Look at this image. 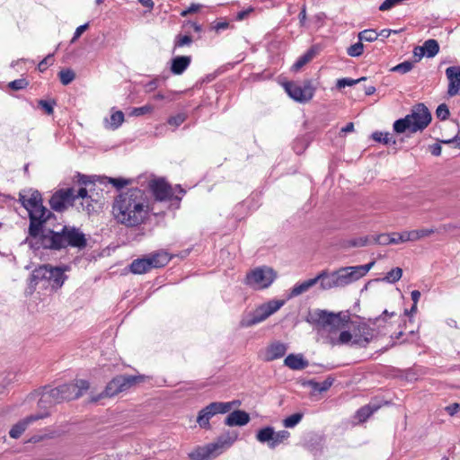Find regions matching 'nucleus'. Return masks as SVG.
<instances>
[{
    "instance_id": "nucleus-48",
    "label": "nucleus",
    "mask_w": 460,
    "mask_h": 460,
    "mask_svg": "<svg viewBox=\"0 0 460 460\" xmlns=\"http://www.w3.org/2000/svg\"><path fill=\"white\" fill-rule=\"evenodd\" d=\"M411 241H417L421 238L429 236L430 234L435 233V230L432 228L429 229H417L411 230Z\"/></svg>"
},
{
    "instance_id": "nucleus-34",
    "label": "nucleus",
    "mask_w": 460,
    "mask_h": 460,
    "mask_svg": "<svg viewBox=\"0 0 460 460\" xmlns=\"http://www.w3.org/2000/svg\"><path fill=\"white\" fill-rule=\"evenodd\" d=\"M97 180L103 184L111 183L117 189H121L130 183L129 180H126L123 178L98 177Z\"/></svg>"
},
{
    "instance_id": "nucleus-49",
    "label": "nucleus",
    "mask_w": 460,
    "mask_h": 460,
    "mask_svg": "<svg viewBox=\"0 0 460 460\" xmlns=\"http://www.w3.org/2000/svg\"><path fill=\"white\" fill-rule=\"evenodd\" d=\"M154 111V107L150 104L144 105L142 107H136L129 112L130 116L139 117L147 113H151Z\"/></svg>"
},
{
    "instance_id": "nucleus-52",
    "label": "nucleus",
    "mask_w": 460,
    "mask_h": 460,
    "mask_svg": "<svg viewBox=\"0 0 460 460\" xmlns=\"http://www.w3.org/2000/svg\"><path fill=\"white\" fill-rule=\"evenodd\" d=\"M29 85V82L25 78L13 80L8 84V87L13 91L25 89Z\"/></svg>"
},
{
    "instance_id": "nucleus-60",
    "label": "nucleus",
    "mask_w": 460,
    "mask_h": 460,
    "mask_svg": "<svg viewBox=\"0 0 460 460\" xmlns=\"http://www.w3.org/2000/svg\"><path fill=\"white\" fill-rule=\"evenodd\" d=\"M88 27H89L88 23H84V24L77 27L71 41L75 42L78 38H80V36L88 29Z\"/></svg>"
},
{
    "instance_id": "nucleus-44",
    "label": "nucleus",
    "mask_w": 460,
    "mask_h": 460,
    "mask_svg": "<svg viewBox=\"0 0 460 460\" xmlns=\"http://www.w3.org/2000/svg\"><path fill=\"white\" fill-rule=\"evenodd\" d=\"M363 51H364V45H363L362 41H360L359 40L357 43L352 44L351 46H349L347 49V54L349 57H353V58L361 56Z\"/></svg>"
},
{
    "instance_id": "nucleus-2",
    "label": "nucleus",
    "mask_w": 460,
    "mask_h": 460,
    "mask_svg": "<svg viewBox=\"0 0 460 460\" xmlns=\"http://www.w3.org/2000/svg\"><path fill=\"white\" fill-rule=\"evenodd\" d=\"M112 213L115 219L126 226L141 225L148 214L146 192L138 188H131L120 193L114 200Z\"/></svg>"
},
{
    "instance_id": "nucleus-13",
    "label": "nucleus",
    "mask_w": 460,
    "mask_h": 460,
    "mask_svg": "<svg viewBox=\"0 0 460 460\" xmlns=\"http://www.w3.org/2000/svg\"><path fill=\"white\" fill-rule=\"evenodd\" d=\"M410 120L413 125L412 132L422 131L431 121V113L424 103H418L411 109Z\"/></svg>"
},
{
    "instance_id": "nucleus-46",
    "label": "nucleus",
    "mask_w": 460,
    "mask_h": 460,
    "mask_svg": "<svg viewBox=\"0 0 460 460\" xmlns=\"http://www.w3.org/2000/svg\"><path fill=\"white\" fill-rule=\"evenodd\" d=\"M366 77H360L358 79H351V78H341L337 80L336 86L338 89L344 88L345 86H352L357 84L362 81H365Z\"/></svg>"
},
{
    "instance_id": "nucleus-22",
    "label": "nucleus",
    "mask_w": 460,
    "mask_h": 460,
    "mask_svg": "<svg viewBox=\"0 0 460 460\" xmlns=\"http://www.w3.org/2000/svg\"><path fill=\"white\" fill-rule=\"evenodd\" d=\"M152 269L162 268L169 263L171 256L164 251H158L146 256Z\"/></svg>"
},
{
    "instance_id": "nucleus-36",
    "label": "nucleus",
    "mask_w": 460,
    "mask_h": 460,
    "mask_svg": "<svg viewBox=\"0 0 460 460\" xmlns=\"http://www.w3.org/2000/svg\"><path fill=\"white\" fill-rule=\"evenodd\" d=\"M372 243L371 236H362L358 238H353L346 243L347 247H363Z\"/></svg>"
},
{
    "instance_id": "nucleus-38",
    "label": "nucleus",
    "mask_w": 460,
    "mask_h": 460,
    "mask_svg": "<svg viewBox=\"0 0 460 460\" xmlns=\"http://www.w3.org/2000/svg\"><path fill=\"white\" fill-rule=\"evenodd\" d=\"M58 76H59L60 82L64 85H67L74 81V79L75 77V74L72 69L66 68V69H62L58 73Z\"/></svg>"
},
{
    "instance_id": "nucleus-19",
    "label": "nucleus",
    "mask_w": 460,
    "mask_h": 460,
    "mask_svg": "<svg viewBox=\"0 0 460 460\" xmlns=\"http://www.w3.org/2000/svg\"><path fill=\"white\" fill-rule=\"evenodd\" d=\"M323 276L321 272L314 279H310L305 280L301 283L296 284L290 291L289 297L297 296L306 291H308L312 287H314L317 282L320 284L323 282Z\"/></svg>"
},
{
    "instance_id": "nucleus-14",
    "label": "nucleus",
    "mask_w": 460,
    "mask_h": 460,
    "mask_svg": "<svg viewBox=\"0 0 460 460\" xmlns=\"http://www.w3.org/2000/svg\"><path fill=\"white\" fill-rule=\"evenodd\" d=\"M379 333V331L366 323H360L358 325L353 324V336L352 344L358 345L361 348H366L373 339Z\"/></svg>"
},
{
    "instance_id": "nucleus-31",
    "label": "nucleus",
    "mask_w": 460,
    "mask_h": 460,
    "mask_svg": "<svg viewBox=\"0 0 460 460\" xmlns=\"http://www.w3.org/2000/svg\"><path fill=\"white\" fill-rule=\"evenodd\" d=\"M412 128H413V125H412L411 121L410 120L409 115H406L404 118L395 120L394 123V130L396 133H403L407 129L411 133H413Z\"/></svg>"
},
{
    "instance_id": "nucleus-10",
    "label": "nucleus",
    "mask_w": 460,
    "mask_h": 460,
    "mask_svg": "<svg viewBox=\"0 0 460 460\" xmlns=\"http://www.w3.org/2000/svg\"><path fill=\"white\" fill-rule=\"evenodd\" d=\"M143 379L142 376L119 375L107 384L103 394L107 397H113L128 390Z\"/></svg>"
},
{
    "instance_id": "nucleus-42",
    "label": "nucleus",
    "mask_w": 460,
    "mask_h": 460,
    "mask_svg": "<svg viewBox=\"0 0 460 460\" xmlns=\"http://www.w3.org/2000/svg\"><path fill=\"white\" fill-rule=\"evenodd\" d=\"M313 51L309 50L303 56H301L293 65L292 68L294 71H298L301 69L306 63H308L313 58Z\"/></svg>"
},
{
    "instance_id": "nucleus-7",
    "label": "nucleus",
    "mask_w": 460,
    "mask_h": 460,
    "mask_svg": "<svg viewBox=\"0 0 460 460\" xmlns=\"http://www.w3.org/2000/svg\"><path fill=\"white\" fill-rule=\"evenodd\" d=\"M283 86L288 96L300 103H305L312 100L315 92L311 80L289 81L286 82Z\"/></svg>"
},
{
    "instance_id": "nucleus-55",
    "label": "nucleus",
    "mask_w": 460,
    "mask_h": 460,
    "mask_svg": "<svg viewBox=\"0 0 460 460\" xmlns=\"http://www.w3.org/2000/svg\"><path fill=\"white\" fill-rule=\"evenodd\" d=\"M76 178H77V182L80 185H84L85 187L89 186V185H93V186L95 185V182L93 180L94 177L87 176V175L78 172L76 175Z\"/></svg>"
},
{
    "instance_id": "nucleus-20",
    "label": "nucleus",
    "mask_w": 460,
    "mask_h": 460,
    "mask_svg": "<svg viewBox=\"0 0 460 460\" xmlns=\"http://www.w3.org/2000/svg\"><path fill=\"white\" fill-rule=\"evenodd\" d=\"M250 421V415L242 410H235L228 414L225 420V424L233 426H244Z\"/></svg>"
},
{
    "instance_id": "nucleus-35",
    "label": "nucleus",
    "mask_w": 460,
    "mask_h": 460,
    "mask_svg": "<svg viewBox=\"0 0 460 460\" xmlns=\"http://www.w3.org/2000/svg\"><path fill=\"white\" fill-rule=\"evenodd\" d=\"M402 270L399 267H396L388 271L386 275L382 279V281L387 283H395L402 278Z\"/></svg>"
},
{
    "instance_id": "nucleus-28",
    "label": "nucleus",
    "mask_w": 460,
    "mask_h": 460,
    "mask_svg": "<svg viewBox=\"0 0 460 460\" xmlns=\"http://www.w3.org/2000/svg\"><path fill=\"white\" fill-rule=\"evenodd\" d=\"M237 438V434L235 432H227L226 434H224L220 436L217 442L214 444H220L218 446V452L219 455L228 447H230Z\"/></svg>"
},
{
    "instance_id": "nucleus-63",
    "label": "nucleus",
    "mask_w": 460,
    "mask_h": 460,
    "mask_svg": "<svg viewBox=\"0 0 460 460\" xmlns=\"http://www.w3.org/2000/svg\"><path fill=\"white\" fill-rule=\"evenodd\" d=\"M229 27L228 22H218L213 25V30H215L217 32H219L223 30H226Z\"/></svg>"
},
{
    "instance_id": "nucleus-6",
    "label": "nucleus",
    "mask_w": 460,
    "mask_h": 460,
    "mask_svg": "<svg viewBox=\"0 0 460 460\" xmlns=\"http://www.w3.org/2000/svg\"><path fill=\"white\" fill-rule=\"evenodd\" d=\"M306 321L313 325L333 332L345 328L349 321V316L342 313L334 314L316 309L309 314Z\"/></svg>"
},
{
    "instance_id": "nucleus-23",
    "label": "nucleus",
    "mask_w": 460,
    "mask_h": 460,
    "mask_svg": "<svg viewBox=\"0 0 460 460\" xmlns=\"http://www.w3.org/2000/svg\"><path fill=\"white\" fill-rule=\"evenodd\" d=\"M190 56H177L172 59L171 71L173 75H181L190 65Z\"/></svg>"
},
{
    "instance_id": "nucleus-54",
    "label": "nucleus",
    "mask_w": 460,
    "mask_h": 460,
    "mask_svg": "<svg viewBox=\"0 0 460 460\" xmlns=\"http://www.w3.org/2000/svg\"><path fill=\"white\" fill-rule=\"evenodd\" d=\"M187 119V116L186 114L184 113H178L177 115L175 116H172L168 119V124L169 125H172V126H174V127H178L180 126L181 124H182Z\"/></svg>"
},
{
    "instance_id": "nucleus-56",
    "label": "nucleus",
    "mask_w": 460,
    "mask_h": 460,
    "mask_svg": "<svg viewBox=\"0 0 460 460\" xmlns=\"http://www.w3.org/2000/svg\"><path fill=\"white\" fill-rule=\"evenodd\" d=\"M53 62H54V58H53V54H49L45 58H43L38 65V69L40 71V72H44L45 70H47V68L53 65Z\"/></svg>"
},
{
    "instance_id": "nucleus-27",
    "label": "nucleus",
    "mask_w": 460,
    "mask_h": 460,
    "mask_svg": "<svg viewBox=\"0 0 460 460\" xmlns=\"http://www.w3.org/2000/svg\"><path fill=\"white\" fill-rule=\"evenodd\" d=\"M274 435V429L268 426L258 430L256 439L261 443H268V446L270 448V444L273 441Z\"/></svg>"
},
{
    "instance_id": "nucleus-53",
    "label": "nucleus",
    "mask_w": 460,
    "mask_h": 460,
    "mask_svg": "<svg viewBox=\"0 0 460 460\" xmlns=\"http://www.w3.org/2000/svg\"><path fill=\"white\" fill-rule=\"evenodd\" d=\"M450 115L449 109L447 104L442 103L436 110V116L441 120L447 119Z\"/></svg>"
},
{
    "instance_id": "nucleus-64",
    "label": "nucleus",
    "mask_w": 460,
    "mask_h": 460,
    "mask_svg": "<svg viewBox=\"0 0 460 460\" xmlns=\"http://www.w3.org/2000/svg\"><path fill=\"white\" fill-rule=\"evenodd\" d=\"M441 150H442L441 146H440V144H438V143H435V144H433V145H431V146H429V151H430V153H431L433 155H435V156H438V155H440V154H441Z\"/></svg>"
},
{
    "instance_id": "nucleus-9",
    "label": "nucleus",
    "mask_w": 460,
    "mask_h": 460,
    "mask_svg": "<svg viewBox=\"0 0 460 460\" xmlns=\"http://www.w3.org/2000/svg\"><path fill=\"white\" fill-rule=\"evenodd\" d=\"M236 403L235 401L233 402H214L207 405L205 408L201 409L199 411L197 417V422L201 429H209L210 423L209 420L218 414V413H226L228 412L233 406Z\"/></svg>"
},
{
    "instance_id": "nucleus-59",
    "label": "nucleus",
    "mask_w": 460,
    "mask_h": 460,
    "mask_svg": "<svg viewBox=\"0 0 460 460\" xmlns=\"http://www.w3.org/2000/svg\"><path fill=\"white\" fill-rule=\"evenodd\" d=\"M445 411L450 416H455L458 411H460V403L454 402L445 407Z\"/></svg>"
},
{
    "instance_id": "nucleus-5",
    "label": "nucleus",
    "mask_w": 460,
    "mask_h": 460,
    "mask_svg": "<svg viewBox=\"0 0 460 460\" xmlns=\"http://www.w3.org/2000/svg\"><path fill=\"white\" fill-rule=\"evenodd\" d=\"M64 270L59 267L50 264H43L35 268L30 276V288L35 289L36 286L42 283L43 286H50L53 289H58L66 279Z\"/></svg>"
},
{
    "instance_id": "nucleus-43",
    "label": "nucleus",
    "mask_w": 460,
    "mask_h": 460,
    "mask_svg": "<svg viewBox=\"0 0 460 460\" xmlns=\"http://www.w3.org/2000/svg\"><path fill=\"white\" fill-rule=\"evenodd\" d=\"M372 243H376L379 245H388L391 244L394 240H391V234H380L376 235H371Z\"/></svg>"
},
{
    "instance_id": "nucleus-61",
    "label": "nucleus",
    "mask_w": 460,
    "mask_h": 460,
    "mask_svg": "<svg viewBox=\"0 0 460 460\" xmlns=\"http://www.w3.org/2000/svg\"><path fill=\"white\" fill-rule=\"evenodd\" d=\"M394 236H398V240H401V243L411 241V232L405 231L402 233H394Z\"/></svg>"
},
{
    "instance_id": "nucleus-8",
    "label": "nucleus",
    "mask_w": 460,
    "mask_h": 460,
    "mask_svg": "<svg viewBox=\"0 0 460 460\" xmlns=\"http://www.w3.org/2000/svg\"><path fill=\"white\" fill-rule=\"evenodd\" d=\"M277 278L276 271L267 266L258 267L246 275V284L256 289L269 288Z\"/></svg>"
},
{
    "instance_id": "nucleus-26",
    "label": "nucleus",
    "mask_w": 460,
    "mask_h": 460,
    "mask_svg": "<svg viewBox=\"0 0 460 460\" xmlns=\"http://www.w3.org/2000/svg\"><path fill=\"white\" fill-rule=\"evenodd\" d=\"M75 201L78 198H82L84 201L81 203L83 209L87 211L88 214H91L92 211L94 210V207L89 201H93V196L88 195V190L86 188H80L76 194L74 193Z\"/></svg>"
},
{
    "instance_id": "nucleus-30",
    "label": "nucleus",
    "mask_w": 460,
    "mask_h": 460,
    "mask_svg": "<svg viewBox=\"0 0 460 460\" xmlns=\"http://www.w3.org/2000/svg\"><path fill=\"white\" fill-rule=\"evenodd\" d=\"M334 382V378L332 376H328L324 381L323 382H317L314 380L308 381V385L316 392L323 393L326 392L330 389V387L332 385Z\"/></svg>"
},
{
    "instance_id": "nucleus-57",
    "label": "nucleus",
    "mask_w": 460,
    "mask_h": 460,
    "mask_svg": "<svg viewBox=\"0 0 460 460\" xmlns=\"http://www.w3.org/2000/svg\"><path fill=\"white\" fill-rule=\"evenodd\" d=\"M354 339V336H353V332H350L349 331H342L341 333H340V336H339V343L340 344H346L349 341H352Z\"/></svg>"
},
{
    "instance_id": "nucleus-17",
    "label": "nucleus",
    "mask_w": 460,
    "mask_h": 460,
    "mask_svg": "<svg viewBox=\"0 0 460 460\" xmlns=\"http://www.w3.org/2000/svg\"><path fill=\"white\" fill-rule=\"evenodd\" d=\"M218 446L220 444L210 443L205 447H199L189 454L191 460H209L219 455Z\"/></svg>"
},
{
    "instance_id": "nucleus-25",
    "label": "nucleus",
    "mask_w": 460,
    "mask_h": 460,
    "mask_svg": "<svg viewBox=\"0 0 460 460\" xmlns=\"http://www.w3.org/2000/svg\"><path fill=\"white\" fill-rule=\"evenodd\" d=\"M150 270H152V267L146 257L137 258L129 265V270L134 274H144Z\"/></svg>"
},
{
    "instance_id": "nucleus-21",
    "label": "nucleus",
    "mask_w": 460,
    "mask_h": 460,
    "mask_svg": "<svg viewBox=\"0 0 460 460\" xmlns=\"http://www.w3.org/2000/svg\"><path fill=\"white\" fill-rule=\"evenodd\" d=\"M284 364L292 370H302L309 366L308 360L302 354H289L286 357Z\"/></svg>"
},
{
    "instance_id": "nucleus-58",
    "label": "nucleus",
    "mask_w": 460,
    "mask_h": 460,
    "mask_svg": "<svg viewBox=\"0 0 460 460\" xmlns=\"http://www.w3.org/2000/svg\"><path fill=\"white\" fill-rule=\"evenodd\" d=\"M394 315V313H389L387 310H385L381 315H379L378 317H376V318H369L368 319V322L372 324V325H376L377 323H379L380 321H385V317L386 316H389V317H392Z\"/></svg>"
},
{
    "instance_id": "nucleus-40",
    "label": "nucleus",
    "mask_w": 460,
    "mask_h": 460,
    "mask_svg": "<svg viewBox=\"0 0 460 460\" xmlns=\"http://www.w3.org/2000/svg\"><path fill=\"white\" fill-rule=\"evenodd\" d=\"M290 437V433L288 430H279L275 432L273 441L270 444V448L273 449L278 447L280 443L288 440Z\"/></svg>"
},
{
    "instance_id": "nucleus-12",
    "label": "nucleus",
    "mask_w": 460,
    "mask_h": 460,
    "mask_svg": "<svg viewBox=\"0 0 460 460\" xmlns=\"http://www.w3.org/2000/svg\"><path fill=\"white\" fill-rule=\"evenodd\" d=\"M49 204L52 210L63 213L75 204L74 189H61L57 190L49 199Z\"/></svg>"
},
{
    "instance_id": "nucleus-39",
    "label": "nucleus",
    "mask_w": 460,
    "mask_h": 460,
    "mask_svg": "<svg viewBox=\"0 0 460 460\" xmlns=\"http://www.w3.org/2000/svg\"><path fill=\"white\" fill-rule=\"evenodd\" d=\"M57 105V102L54 99L46 101L40 100L38 101V107L42 109L44 112L48 115H52L54 113V107Z\"/></svg>"
},
{
    "instance_id": "nucleus-37",
    "label": "nucleus",
    "mask_w": 460,
    "mask_h": 460,
    "mask_svg": "<svg viewBox=\"0 0 460 460\" xmlns=\"http://www.w3.org/2000/svg\"><path fill=\"white\" fill-rule=\"evenodd\" d=\"M303 416L304 415L301 412L294 413L283 420V426L285 428H289V429L294 428L302 420Z\"/></svg>"
},
{
    "instance_id": "nucleus-32",
    "label": "nucleus",
    "mask_w": 460,
    "mask_h": 460,
    "mask_svg": "<svg viewBox=\"0 0 460 460\" xmlns=\"http://www.w3.org/2000/svg\"><path fill=\"white\" fill-rule=\"evenodd\" d=\"M424 50L427 58L435 57L439 51V45L436 40L429 39L426 40L423 46H420Z\"/></svg>"
},
{
    "instance_id": "nucleus-4",
    "label": "nucleus",
    "mask_w": 460,
    "mask_h": 460,
    "mask_svg": "<svg viewBox=\"0 0 460 460\" xmlns=\"http://www.w3.org/2000/svg\"><path fill=\"white\" fill-rule=\"evenodd\" d=\"M89 388L90 384L87 380L77 379L75 383L64 384L44 392L39 404L40 405L43 402L59 403L63 401L78 399Z\"/></svg>"
},
{
    "instance_id": "nucleus-29",
    "label": "nucleus",
    "mask_w": 460,
    "mask_h": 460,
    "mask_svg": "<svg viewBox=\"0 0 460 460\" xmlns=\"http://www.w3.org/2000/svg\"><path fill=\"white\" fill-rule=\"evenodd\" d=\"M379 409V405L367 404L357 411L356 416L360 422L366 421L374 412Z\"/></svg>"
},
{
    "instance_id": "nucleus-62",
    "label": "nucleus",
    "mask_w": 460,
    "mask_h": 460,
    "mask_svg": "<svg viewBox=\"0 0 460 460\" xmlns=\"http://www.w3.org/2000/svg\"><path fill=\"white\" fill-rule=\"evenodd\" d=\"M158 86V81L157 79H155V80H152V81H149L148 83H146L145 84V91L146 93H150V92H153L155 91Z\"/></svg>"
},
{
    "instance_id": "nucleus-45",
    "label": "nucleus",
    "mask_w": 460,
    "mask_h": 460,
    "mask_svg": "<svg viewBox=\"0 0 460 460\" xmlns=\"http://www.w3.org/2000/svg\"><path fill=\"white\" fill-rule=\"evenodd\" d=\"M284 305L283 300H270L268 303L261 305L269 314L271 315L277 312Z\"/></svg>"
},
{
    "instance_id": "nucleus-51",
    "label": "nucleus",
    "mask_w": 460,
    "mask_h": 460,
    "mask_svg": "<svg viewBox=\"0 0 460 460\" xmlns=\"http://www.w3.org/2000/svg\"><path fill=\"white\" fill-rule=\"evenodd\" d=\"M123 121H124V114L122 111H118L111 114V126L113 128H118L122 124Z\"/></svg>"
},
{
    "instance_id": "nucleus-47",
    "label": "nucleus",
    "mask_w": 460,
    "mask_h": 460,
    "mask_svg": "<svg viewBox=\"0 0 460 460\" xmlns=\"http://www.w3.org/2000/svg\"><path fill=\"white\" fill-rule=\"evenodd\" d=\"M193 42V39L189 35H177L174 40V49L190 46Z\"/></svg>"
},
{
    "instance_id": "nucleus-24",
    "label": "nucleus",
    "mask_w": 460,
    "mask_h": 460,
    "mask_svg": "<svg viewBox=\"0 0 460 460\" xmlns=\"http://www.w3.org/2000/svg\"><path fill=\"white\" fill-rule=\"evenodd\" d=\"M287 346L279 341L271 343L266 351V360L272 361L277 358H282L287 352Z\"/></svg>"
},
{
    "instance_id": "nucleus-15",
    "label": "nucleus",
    "mask_w": 460,
    "mask_h": 460,
    "mask_svg": "<svg viewBox=\"0 0 460 460\" xmlns=\"http://www.w3.org/2000/svg\"><path fill=\"white\" fill-rule=\"evenodd\" d=\"M48 416H49V412L48 411H44L40 413L31 414L30 416H27L26 418L18 421L16 424H14L11 428V429L9 431V436L14 439L19 438L22 435V433L26 430L27 427L31 423L37 421L39 420L47 418Z\"/></svg>"
},
{
    "instance_id": "nucleus-41",
    "label": "nucleus",
    "mask_w": 460,
    "mask_h": 460,
    "mask_svg": "<svg viewBox=\"0 0 460 460\" xmlns=\"http://www.w3.org/2000/svg\"><path fill=\"white\" fill-rule=\"evenodd\" d=\"M360 41L373 42L377 40L378 34L375 30H364L358 35Z\"/></svg>"
},
{
    "instance_id": "nucleus-18",
    "label": "nucleus",
    "mask_w": 460,
    "mask_h": 460,
    "mask_svg": "<svg viewBox=\"0 0 460 460\" xmlns=\"http://www.w3.org/2000/svg\"><path fill=\"white\" fill-rule=\"evenodd\" d=\"M446 75L448 80L447 94L455 96L459 93L460 86V66H453L446 69Z\"/></svg>"
},
{
    "instance_id": "nucleus-33",
    "label": "nucleus",
    "mask_w": 460,
    "mask_h": 460,
    "mask_svg": "<svg viewBox=\"0 0 460 460\" xmlns=\"http://www.w3.org/2000/svg\"><path fill=\"white\" fill-rule=\"evenodd\" d=\"M373 140L383 143L384 145H395L396 140L389 132L375 131L372 133Z\"/></svg>"
},
{
    "instance_id": "nucleus-3",
    "label": "nucleus",
    "mask_w": 460,
    "mask_h": 460,
    "mask_svg": "<svg viewBox=\"0 0 460 460\" xmlns=\"http://www.w3.org/2000/svg\"><path fill=\"white\" fill-rule=\"evenodd\" d=\"M375 263L376 261H372L365 265L341 267L332 272L322 270L321 274H323V276L321 288L328 290L346 287L367 275Z\"/></svg>"
},
{
    "instance_id": "nucleus-50",
    "label": "nucleus",
    "mask_w": 460,
    "mask_h": 460,
    "mask_svg": "<svg viewBox=\"0 0 460 460\" xmlns=\"http://www.w3.org/2000/svg\"><path fill=\"white\" fill-rule=\"evenodd\" d=\"M413 67V62L411 61H404L402 63L398 64L397 66H394L391 71L397 72L400 74H406L410 72Z\"/></svg>"
},
{
    "instance_id": "nucleus-16",
    "label": "nucleus",
    "mask_w": 460,
    "mask_h": 460,
    "mask_svg": "<svg viewBox=\"0 0 460 460\" xmlns=\"http://www.w3.org/2000/svg\"><path fill=\"white\" fill-rule=\"evenodd\" d=\"M270 316L262 305L258 306L253 312L243 315L240 321L242 328H248L265 321Z\"/></svg>"
},
{
    "instance_id": "nucleus-11",
    "label": "nucleus",
    "mask_w": 460,
    "mask_h": 460,
    "mask_svg": "<svg viewBox=\"0 0 460 460\" xmlns=\"http://www.w3.org/2000/svg\"><path fill=\"white\" fill-rule=\"evenodd\" d=\"M148 188L157 201L176 200L178 205L181 198L178 195H173V188L164 179H154L148 182ZM179 208V206H177Z\"/></svg>"
},
{
    "instance_id": "nucleus-1",
    "label": "nucleus",
    "mask_w": 460,
    "mask_h": 460,
    "mask_svg": "<svg viewBox=\"0 0 460 460\" xmlns=\"http://www.w3.org/2000/svg\"><path fill=\"white\" fill-rule=\"evenodd\" d=\"M18 200L28 211L29 227L25 242L31 249L59 252L69 247L79 251L86 248V236L78 227L67 225L58 230L46 227V224L56 217L43 205L42 195L39 190H22Z\"/></svg>"
}]
</instances>
